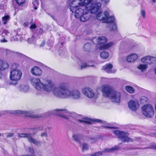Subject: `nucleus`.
I'll use <instances>...</instances> for the list:
<instances>
[{"label": "nucleus", "mask_w": 156, "mask_h": 156, "mask_svg": "<svg viewBox=\"0 0 156 156\" xmlns=\"http://www.w3.org/2000/svg\"><path fill=\"white\" fill-rule=\"evenodd\" d=\"M64 83L60 84L59 87H56L53 82L50 80H47L42 83L41 86V90H43L48 92H52L56 97L59 98L62 91L61 86Z\"/></svg>", "instance_id": "f257e3e1"}, {"label": "nucleus", "mask_w": 156, "mask_h": 156, "mask_svg": "<svg viewBox=\"0 0 156 156\" xmlns=\"http://www.w3.org/2000/svg\"><path fill=\"white\" fill-rule=\"evenodd\" d=\"M101 88L103 96L109 98L113 102H120L121 96L120 93L113 90L111 87L109 85H102Z\"/></svg>", "instance_id": "f03ea898"}, {"label": "nucleus", "mask_w": 156, "mask_h": 156, "mask_svg": "<svg viewBox=\"0 0 156 156\" xmlns=\"http://www.w3.org/2000/svg\"><path fill=\"white\" fill-rule=\"evenodd\" d=\"M62 91L59 98L66 99L72 98L74 99H78L80 97V92L77 90L71 91L68 88V84L64 83L61 86Z\"/></svg>", "instance_id": "7ed1b4c3"}, {"label": "nucleus", "mask_w": 156, "mask_h": 156, "mask_svg": "<svg viewBox=\"0 0 156 156\" xmlns=\"http://www.w3.org/2000/svg\"><path fill=\"white\" fill-rule=\"evenodd\" d=\"M53 112L57 115L66 119H68L69 116L74 118L76 116L75 114L68 111L66 109H57L54 110Z\"/></svg>", "instance_id": "20e7f679"}, {"label": "nucleus", "mask_w": 156, "mask_h": 156, "mask_svg": "<svg viewBox=\"0 0 156 156\" xmlns=\"http://www.w3.org/2000/svg\"><path fill=\"white\" fill-rule=\"evenodd\" d=\"M143 114L145 116L152 118L154 115V111L153 107L150 105H146L142 107Z\"/></svg>", "instance_id": "39448f33"}, {"label": "nucleus", "mask_w": 156, "mask_h": 156, "mask_svg": "<svg viewBox=\"0 0 156 156\" xmlns=\"http://www.w3.org/2000/svg\"><path fill=\"white\" fill-rule=\"evenodd\" d=\"M31 133H23L19 134L18 137L19 138H27L29 142L35 144L37 147H40L41 144L39 141H38L32 136Z\"/></svg>", "instance_id": "423d86ee"}, {"label": "nucleus", "mask_w": 156, "mask_h": 156, "mask_svg": "<svg viewBox=\"0 0 156 156\" xmlns=\"http://www.w3.org/2000/svg\"><path fill=\"white\" fill-rule=\"evenodd\" d=\"M114 134L116 135L118 138L124 142H132V139L128 137V134L123 132L119 130H115L114 132Z\"/></svg>", "instance_id": "0eeeda50"}, {"label": "nucleus", "mask_w": 156, "mask_h": 156, "mask_svg": "<svg viewBox=\"0 0 156 156\" xmlns=\"http://www.w3.org/2000/svg\"><path fill=\"white\" fill-rule=\"evenodd\" d=\"M10 79L12 81H17L20 79L22 73L20 70H13L10 71Z\"/></svg>", "instance_id": "6e6552de"}, {"label": "nucleus", "mask_w": 156, "mask_h": 156, "mask_svg": "<svg viewBox=\"0 0 156 156\" xmlns=\"http://www.w3.org/2000/svg\"><path fill=\"white\" fill-rule=\"evenodd\" d=\"M82 1L81 0H74L70 3V9L72 12H74L75 10L79 6L83 8L82 6Z\"/></svg>", "instance_id": "1a4fd4ad"}, {"label": "nucleus", "mask_w": 156, "mask_h": 156, "mask_svg": "<svg viewBox=\"0 0 156 156\" xmlns=\"http://www.w3.org/2000/svg\"><path fill=\"white\" fill-rule=\"evenodd\" d=\"M82 92L84 95L90 98H92L95 95L94 93L93 90L88 87H86L83 88Z\"/></svg>", "instance_id": "9d476101"}, {"label": "nucleus", "mask_w": 156, "mask_h": 156, "mask_svg": "<svg viewBox=\"0 0 156 156\" xmlns=\"http://www.w3.org/2000/svg\"><path fill=\"white\" fill-rule=\"evenodd\" d=\"M31 83L37 90H41V86L42 83L38 78H33L31 80Z\"/></svg>", "instance_id": "9b49d317"}, {"label": "nucleus", "mask_w": 156, "mask_h": 156, "mask_svg": "<svg viewBox=\"0 0 156 156\" xmlns=\"http://www.w3.org/2000/svg\"><path fill=\"white\" fill-rule=\"evenodd\" d=\"M91 13L90 10L85 8L84 12L80 18L81 21L85 22L89 20L90 17Z\"/></svg>", "instance_id": "f8f14e48"}, {"label": "nucleus", "mask_w": 156, "mask_h": 156, "mask_svg": "<svg viewBox=\"0 0 156 156\" xmlns=\"http://www.w3.org/2000/svg\"><path fill=\"white\" fill-rule=\"evenodd\" d=\"M100 2H96L94 4H92L90 6V9H87L90 11L91 13H94L97 12L100 9L101 6Z\"/></svg>", "instance_id": "ddd939ff"}, {"label": "nucleus", "mask_w": 156, "mask_h": 156, "mask_svg": "<svg viewBox=\"0 0 156 156\" xmlns=\"http://www.w3.org/2000/svg\"><path fill=\"white\" fill-rule=\"evenodd\" d=\"M6 112L8 114H25V116L28 117H32L34 118H37L38 116H31L29 113V112L27 111H22L20 110H16V111H11V110H7L6 111Z\"/></svg>", "instance_id": "4468645a"}, {"label": "nucleus", "mask_w": 156, "mask_h": 156, "mask_svg": "<svg viewBox=\"0 0 156 156\" xmlns=\"http://www.w3.org/2000/svg\"><path fill=\"white\" fill-rule=\"evenodd\" d=\"M156 60V58L155 57L147 56L142 58L141 59L142 62L146 63L147 64H151L154 62Z\"/></svg>", "instance_id": "2eb2a0df"}, {"label": "nucleus", "mask_w": 156, "mask_h": 156, "mask_svg": "<svg viewBox=\"0 0 156 156\" xmlns=\"http://www.w3.org/2000/svg\"><path fill=\"white\" fill-rule=\"evenodd\" d=\"M129 108L132 111L136 110L139 107L138 102L137 101L130 100L128 103Z\"/></svg>", "instance_id": "dca6fc26"}, {"label": "nucleus", "mask_w": 156, "mask_h": 156, "mask_svg": "<svg viewBox=\"0 0 156 156\" xmlns=\"http://www.w3.org/2000/svg\"><path fill=\"white\" fill-rule=\"evenodd\" d=\"M109 15L108 12L107 11H105L103 13L101 12L97 14L96 18L97 19L102 21V22L104 23V19Z\"/></svg>", "instance_id": "f3484780"}, {"label": "nucleus", "mask_w": 156, "mask_h": 156, "mask_svg": "<svg viewBox=\"0 0 156 156\" xmlns=\"http://www.w3.org/2000/svg\"><path fill=\"white\" fill-rule=\"evenodd\" d=\"M30 72L34 75L40 76L42 74V71L37 66H35L31 69Z\"/></svg>", "instance_id": "a211bd4d"}, {"label": "nucleus", "mask_w": 156, "mask_h": 156, "mask_svg": "<svg viewBox=\"0 0 156 156\" xmlns=\"http://www.w3.org/2000/svg\"><path fill=\"white\" fill-rule=\"evenodd\" d=\"M112 65L109 63L106 64L103 67L102 69L108 73H115L116 72V70L115 69L112 71Z\"/></svg>", "instance_id": "6ab92c4d"}, {"label": "nucleus", "mask_w": 156, "mask_h": 156, "mask_svg": "<svg viewBox=\"0 0 156 156\" xmlns=\"http://www.w3.org/2000/svg\"><path fill=\"white\" fill-rule=\"evenodd\" d=\"M85 7L83 6V8H78V9H76L75 10L74 12H75V16L76 18L77 19L80 18L83 13L84 12Z\"/></svg>", "instance_id": "aec40b11"}, {"label": "nucleus", "mask_w": 156, "mask_h": 156, "mask_svg": "<svg viewBox=\"0 0 156 156\" xmlns=\"http://www.w3.org/2000/svg\"><path fill=\"white\" fill-rule=\"evenodd\" d=\"M18 88L19 90L25 93L28 92L30 89L29 86L27 85H20L18 87Z\"/></svg>", "instance_id": "412c9836"}, {"label": "nucleus", "mask_w": 156, "mask_h": 156, "mask_svg": "<svg viewBox=\"0 0 156 156\" xmlns=\"http://www.w3.org/2000/svg\"><path fill=\"white\" fill-rule=\"evenodd\" d=\"M138 56L136 54H132L127 56L126 58L127 61L129 62H133L137 59Z\"/></svg>", "instance_id": "4be33fe9"}, {"label": "nucleus", "mask_w": 156, "mask_h": 156, "mask_svg": "<svg viewBox=\"0 0 156 156\" xmlns=\"http://www.w3.org/2000/svg\"><path fill=\"white\" fill-rule=\"evenodd\" d=\"M92 0H83V2H82L83 4L82 6H84L85 8L90 9V6L92 4L91 2Z\"/></svg>", "instance_id": "5701e85b"}, {"label": "nucleus", "mask_w": 156, "mask_h": 156, "mask_svg": "<svg viewBox=\"0 0 156 156\" xmlns=\"http://www.w3.org/2000/svg\"><path fill=\"white\" fill-rule=\"evenodd\" d=\"M98 44H105L107 41L106 37L103 36L99 37L96 40Z\"/></svg>", "instance_id": "b1692460"}, {"label": "nucleus", "mask_w": 156, "mask_h": 156, "mask_svg": "<svg viewBox=\"0 0 156 156\" xmlns=\"http://www.w3.org/2000/svg\"><path fill=\"white\" fill-rule=\"evenodd\" d=\"M114 17L113 16H107L104 20V23H112L114 20Z\"/></svg>", "instance_id": "393cba45"}, {"label": "nucleus", "mask_w": 156, "mask_h": 156, "mask_svg": "<svg viewBox=\"0 0 156 156\" xmlns=\"http://www.w3.org/2000/svg\"><path fill=\"white\" fill-rule=\"evenodd\" d=\"M37 35L36 36L33 34L32 35L31 37L27 39L28 43L30 44H33L34 43L36 40V38L37 37Z\"/></svg>", "instance_id": "a878e982"}, {"label": "nucleus", "mask_w": 156, "mask_h": 156, "mask_svg": "<svg viewBox=\"0 0 156 156\" xmlns=\"http://www.w3.org/2000/svg\"><path fill=\"white\" fill-rule=\"evenodd\" d=\"M147 64H141L139 65L137 67V68L140 70L141 72H144L147 70Z\"/></svg>", "instance_id": "bb28decb"}, {"label": "nucleus", "mask_w": 156, "mask_h": 156, "mask_svg": "<svg viewBox=\"0 0 156 156\" xmlns=\"http://www.w3.org/2000/svg\"><path fill=\"white\" fill-rule=\"evenodd\" d=\"M9 65L7 63H3L2 61L0 59V70H2L9 67Z\"/></svg>", "instance_id": "cd10ccee"}, {"label": "nucleus", "mask_w": 156, "mask_h": 156, "mask_svg": "<svg viewBox=\"0 0 156 156\" xmlns=\"http://www.w3.org/2000/svg\"><path fill=\"white\" fill-rule=\"evenodd\" d=\"M112 42H111L102 45L99 47L100 49H106L112 46L113 44Z\"/></svg>", "instance_id": "c85d7f7f"}, {"label": "nucleus", "mask_w": 156, "mask_h": 156, "mask_svg": "<svg viewBox=\"0 0 156 156\" xmlns=\"http://www.w3.org/2000/svg\"><path fill=\"white\" fill-rule=\"evenodd\" d=\"M33 34L35 35H37V37L40 34H42L43 32V30L42 29L40 28L37 29L36 30L33 31Z\"/></svg>", "instance_id": "c756f323"}, {"label": "nucleus", "mask_w": 156, "mask_h": 156, "mask_svg": "<svg viewBox=\"0 0 156 156\" xmlns=\"http://www.w3.org/2000/svg\"><path fill=\"white\" fill-rule=\"evenodd\" d=\"M80 136L79 135L74 134L73 135L72 139L73 140L80 144Z\"/></svg>", "instance_id": "7c9ffc66"}, {"label": "nucleus", "mask_w": 156, "mask_h": 156, "mask_svg": "<svg viewBox=\"0 0 156 156\" xmlns=\"http://www.w3.org/2000/svg\"><path fill=\"white\" fill-rule=\"evenodd\" d=\"M91 47V44L90 43H88L84 45L83 49L84 51H88L90 49Z\"/></svg>", "instance_id": "2f4dec72"}, {"label": "nucleus", "mask_w": 156, "mask_h": 156, "mask_svg": "<svg viewBox=\"0 0 156 156\" xmlns=\"http://www.w3.org/2000/svg\"><path fill=\"white\" fill-rule=\"evenodd\" d=\"M108 53L105 51L102 52L100 54L101 57L104 59L107 58L108 57Z\"/></svg>", "instance_id": "473e14b6"}, {"label": "nucleus", "mask_w": 156, "mask_h": 156, "mask_svg": "<svg viewBox=\"0 0 156 156\" xmlns=\"http://www.w3.org/2000/svg\"><path fill=\"white\" fill-rule=\"evenodd\" d=\"M125 89L128 92L131 94L133 93L135 91V90L133 87L129 86H126L125 87Z\"/></svg>", "instance_id": "72a5a7b5"}, {"label": "nucleus", "mask_w": 156, "mask_h": 156, "mask_svg": "<svg viewBox=\"0 0 156 156\" xmlns=\"http://www.w3.org/2000/svg\"><path fill=\"white\" fill-rule=\"evenodd\" d=\"M10 19L9 16V15H6L2 18V21L4 24H5Z\"/></svg>", "instance_id": "f704fd0d"}, {"label": "nucleus", "mask_w": 156, "mask_h": 156, "mask_svg": "<svg viewBox=\"0 0 156 156\" xmlns=\"http://www.w3.org/2000/svg\"><path fill=\"white\" fill-rule=\"evenodd\" d=\"M22 37V35L19 34L18 32L15 36H13V40L14 41H17L21 39Z\"/></svg>", "instance_id": "c9c22d12"}, {"label": "nucleus", "mask_w": 156, "mask_h": 156, "mask_svg": "<svg viewBox=\"0 0 156 156\" xmlns=\"http://www.w3.org/2000/svg\"><path fill=\"white\" fill-rule=\"evenodd\" d=\"M7 35L5 33H3L2 34V39L0 40V42L2 43L7 42V41L6 39L7 38Z\"/></svg>", "instance_id": "e433bc0d"}, {"label": "nucleus", "mask_w": 156, "mask_h": 156, "mask_svg": "<svg viewBox=\"0 0 156 156\" xmlns=\"http://www.w3.org/2000/svg\"><path fill=\"white\" fill-rule=\"evenodd\" d=\"M19 65L17 64L13 63L12 64L11 67V70H20V69H17V67H18Z\"/></svg>", "instance_id": "4c0bfd02"}, {"label": "nucleus", "mask_w": 156, "mask_h": 156, "mask_svg": "<svg viewBox=\"0 0 156 156\" xmlns=\"http://www.w3.org/2000/svg\"><path fill=\"white\" fill-rule=\"evenodd\" d=\"M94 67V65H88L86 63H83L80 66V69H82L84 68H85L87 67Z\"/></svg>", "instance_id": "58836bf2"}, {"label": "nucleus", "mask_w": 156, "mask_h": 156, "mask_svg": "<svg viewBox=\"0 0 156 156\" xmlns=\"http://www.w3.org/2000/svg\"><path fill=\"white\" fill-rule=\"evenodd\" d=\"M82 149L83 151L87 150L89 149L88 145L86 143H83V144Z\"/></svg>", "instance_id": "ea45409f"}, {"label": "nucleus", "mask_w": 156, "mask_h": 156, "mask_svg": "<svg viewBox=\"0 0 156 156\" xmlns=\"http://www.w3.org/2000/svg\"><path fill=\"white\" fill-rule=\"evenodd\" d=\"M17 3L20 5H22L25 3V0H16Z\"/></svg>", "instance_id": "a19ab883"}, {"label": "nucleus", "mask_w": 156, "mask_h": 156, "mask_svg": "<svg viewBox=\"0 0 156 156\" xmlns=\"http://www.w3.org/2000/svg\"><path fill=\"white\" fill-rule=\"evenodd\" d=\"M147 101V98L145 97H141L140 99V101L142 103H144Z\"/></svg>", "instance_id": "79ce46f5"}, {"label": "nucleus", "mask_w": 156, "mask_h": 156, "mask_svg": "<svg viewBox=\"0 0 156 156\" xmlns=\"http://www.w3.org/2000/svg\"><path fill=\"white\" fill-rule=\"evenodd\" d=\"M78 121L80 122H84V123H88V124H90V122H89V121H87V120H86V119L85 118H83V119H79V120H78Z\"/></svg>", "instance_id": "37998d69"}, {"label": "nucleus", "mask_w": 156, "mask_h": 156, "mask_svg": "<svg viewBox=\"0 0 156 156\" xmlns=\"http://www.w3.org/2000/svg\"><path fill=\"white\" fill-rule=\"evenodd\" d=\"M111 30H112L115 31L117 30V27L116 24L115 23H113L112 24Z\"/></svg>", "instance_id": "c03bdc74"}, {"label": "nucleus", "mask_w": 156, "mask_h": 156, "mask_svg": "<svg viewBox=\"0 0 156 156\" xmlns=\"http://www.w3.org/2000/svg\"><path fill=\"white\" fill-rule=\"evenodd\" d=\"M89 139L90 140L91 143L92 144L95 143L98 140L97 138H93L91 137Z\"/></svg>", "instance_id": "a18cd8bd"}, {"label": "nucleus", "mask_w": 156, "mask_h": 156, "mask_svg": "<svg viewBox=\"0 0 156 156\" xmlns=\"http://www.w3.org/2000/svg\"><path fill=\"white\" fill-rule=\"evenodd\" d=\"M102 153L101 152H98L94 153L93 154H92L90 156H99V155H102Z\"/></svg>", "instance_id": "49530a36"}, {"label": "nucleus", "mask_w": 156, "mask_h": 156, "mask_svg": "<svg viewBox=\"0 0 156 156\" xmlns=\"http://www.w3.org/2000/svg\"><path fill=\"white\" fill-rule=\"evenodd\" d=\"M28 151L29 152L32 154H34V151L32 147H29V148Z\"/></svg>", "instance_id": "de8ad7c7"}, {"label": "nucleus", "mask_w": 156, "mask_h": 156, "mask_svg": "<svg viewBox=\"0 0 156 156\" xmlns=\"http://www.w3.org/2000/svg\"><path fill=\"white\" fill-rule=\"evenodd\" d=\"M37 26L36 25L35 23H33L31 24L30 26V29L31 30H32L33 29H35L36 28ZM32 31H33L32 30Z\"/></svg>", "instance_id": "09e8293b"}, {"label": "nucleus", "mask_w": 156, "mask_h": 156, "mask_svg": "<svg viewBox=\"0 0 156 156\" xmlns=\"http://www.w3.org/2000/svg\"><path fill=\"white\" fill-rule=\"evenodd\" d=\"M33 4L34 5H38L39 2L38 0H34L33 2Z\"/></svg>", "instance_id": "8fccbe9b"}, {"label": "nucleus", "mask_w": 156, "mask_h": 156, "mask_svg": "<svg viewBox=\"0 0 156 156\" xmlns=\"http://www.w3.org/2000/svg\"><path fill=\"white\" fill-rule=\"evenodd\" d=\"M140 13L141 15L144 18H145V11L143 9H141L140 11Z\"/></svg>", "instance_id": "3c124183"}, {"label": "nucleus", "mask_w": 156, "mask_h": 156, "mask_svg": "<svg viewBox=\"0 0 156 156\" xmlns=\"http://www.w3.org/2000/svg\"><path fill=\"white\" fill-rule=\"evenodd\" d=\"M113 150L112 149V148H107L104 151H103L104 152H113Z\"/></svg>", "instance_id": "603ef678"}, {"label": "nucleus", "mask_w": 156, "mask_h": 156, "mask_svg": "<svg viewBox=\"0 0 156 156\" xmlns=\"http://www.w3.org/2000/svg\"><path fill=\"white\" fill-rule=\"evenodd\" d=\"M90 120L93 122H102V121L101 120L99 119H91Z\"/></svg>", "instance_id": "864d4df0"}, {"label": "nucleus", "mask_w": 156, "mask_h": 156, "mask_svg": "<svg viewBox=\"0 0 156 156\" xmlns=\"http://www.w3.org/2000/svg\"><path fill=\"white\" fill-rule=\"evenodd\" d=\"M41 136L42 137H47L48 136V133L47 132H44L42 133L41 134Z\"/></svg>", "instance_id": "5fc2aeb1"}, {"label": "nucleus", "mask_w": 156, "mask_h": 156, "mask_svg": "<svg viewBox=\"0 0 156 156\" xmlns=\"http://www.w3.org/2000/svg\"><path fill=\"white\" fill-rule=\"evenodd\" d=\"M14 133H9L7 136V137H11L13 136Z\"/></svg>", "instance_id": "6e6d98bb"}, {"label": "nucleus", "mask_w": 156, "mask_h": 156, "mask_svg": "<svg viewBox=\"0 0 156 156\" xmlns=\"http://www.w3.org/2000/svg\"><path fill=\"white\" fill-rule=\"evenodd\" d=\"M119 147L117 146H115L114 147L112 148L113 151H115L119 149Z\"/></svg>", "instance_id": "4d7b16f0"}, {"label": "nucleus", "mask_w": 156, "mask_h": 156, "mask_svg": "<svg viewBox=\"0 0 156 156\" xmlns=\"http://www.w3.org/2000/svg\"><path fill=\"white\" fill-rule=\"evenodd\" d=\"M45 44V41H43L42 42L41 44H40L39 45V46L41 47H43L44 46V44Z\"/></svg>", "instance_id": "13d9d810"}, {"label": "nucleus", "mask_w": 156, "mask_h": 156, "mask_svg": "<svg viewBox=\"0 0 156 156\" xmlns=\"http://www.w3.org/2000/svg\"><path fill=\"white\" fill-rule=\"evenodd\" d=\"M37 130L38 131H41L44 129V127L42 126L37 128Z\"/></svg>", "instance_id": "bf43d9fd"}, {"label": "nucleus", "mask_w": 156, "mask_h": 156, "mask_svg": "<svg viewBox=\"0 0 156 156\" xmlns=\"http://www.w3.org/2000/svg\"><path fill=\"white\" fill-rule=\"evenodd\" d=\"M101 1L102 3H104L106 4L109 2V0H101Z\"/></svg>", "instance_id": "052dcab7"}, {"label": "nucleus", "mask_w": 156, "mask_h": 156, "mask_svg": "<svg viewBox=\"0 0 156 156\" xmlns=\"http://www.w3.org/2000/svg\"><path fill=\"white\" fill-rule=\"evenodd\" d=\"M102 127H104V128H109V129H115L116 128L115 127H110V126H103Z\"/></svg>", "instance_id": "680f3d73"}, {"label": "nucleus", "mask_w": 156, "mask_h": 156, "mask_svg": "<svg viewBox=\"0 0 156 156\" xmlns=\"http://www.w3.org/2000/svg\"><path fill=\"white\" fill-rule=\"evenodd\" d=\"M150 148L156 150V144L151 146Z\"/></svg>", "instance_id": "e2e57ef3"}, {"label": "nucleus", "mask_w": 156, "mask_h": 156, "mask_svg": "<svg viewBox=\"0 0 156 156\" xmlns=\"http://www.w3.org/2000/svg\"><path fill=\"white\" fill-rule=\"evenodd\" d=\"M37 5H34V8L35 10L37 9Z\"/></svg>", "instance_id": "0e129e2a"}, {"label": "nucleus", "mask_w": 156, "mask_h": 156, "mask_svg": "<svg viewBox=\"0 0 156 156\" xmlns=\"http://www.w3.org/2000/svg\"><path fill=\"white\" fill-rule=\"evenodd\" d=\"M154 72L155 73L156 75V67L154 69Z\"/></svg>", "instance_id": "69168bd1"}, {"label": "nucleus", "mask_w": 156, "mask_h": 156, "mask_svg": "<svg viewBox=\"0 0 156 156\" xmlns=\"http://www.w3.org/2000/svg\"><path fill=\"white\" fill-rule=\"evenodd\" d=\"M138 149V148H134V149Z\"/></svg>", "instance_id": "338daca9"}, {"label": "nucleus", "mask_w": 156, "mask_h": 156, "mask_svg": "<svg viewBox=\"0 0 156 156\" xmlns=\"http://www.w3.org/2000/svg\"><path fill=\"white\" fill-rule=\"evenodd\" d=\"M1 115V114H0V116Z\"/></svg>", "instance_id": "774afa93"}]
</instances>
